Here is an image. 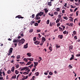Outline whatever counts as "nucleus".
<instances>
[{"mask_svg":"<svg viewBox=\"0 0 80 80\" xmlns=\"http://www.w3.org/2000/svg\"><path fill=\"white\" fill-rule=\"evenodd\" d=\"M60 8H57L56 9V11H57V12H60Z\"/></svg>","mask_w":80,"mask_h":80,"instance_id":"a211bd4d","label":"nucleus"},{"mask_svg":"<svg viewBox=\"0 0 80 80\" xmlns=\"http://www.w3.org/2000/svg\"><path fill=\"white\" fill-rule=\"evenodd\" d=\"M73 23H70V26L71 27H73Z\"/></svg>","mask_w":80,"mask_h":80,"instance_id":"864d4df0","label":"nucleus"},{"mask_svg":"<svg viewBox=\"0 0 80 80\" xmlns=\"http://www.w3.org/2000/svg\"><path fill=\"white\" fill-rule=\"evenodd\" d=\"M79 4V3H78L77 2H75V5H76V6H79V4Z\"/></svg>","mask_w":80,"mask_h":80,"instance_id":"ea45409f","label":"nucleus"},{"mask_svg":"<svg viewBox=\"0 0 80 80\" xmlns=\"http://www.w3.org/2000/svg\"><path fill=\"white\" fill-rule=\"evenodd\" d=\"M60 25V22H59L57 24V26L58 27H59Z\"/></svg>","mask_w":80,"mask_h":80,"instance_id":"603ef678","label":"nucleus"},{"mask_svg":"<svg viewBox=\"0 0 80 80\" xmlns=\"http://www.w3.org/2000/svg\"><path fill=\"white\" fill-rule=\"evenodd\" d=\"M76 57H80V54L76 55Z\"/></svg>","mask_w":80,"mask_h":80,"instance_id":"774afa93","label":"nucleus"},{"mask_svg":"<svg viewBox=\"0 0 80 80\" xmlns=\"http://www.w3.org/2000/svg\"><path fill=\"white\" fill-rule=\"evenodd\" d=\"M35 26H38V24L37 22H36L35 24H34Z\"/></svg>","mask_w":80,"mask_h":80,"instance_id":"37998d69","label":"nucleus"},{"mask_svg":"<svg viewBox=\"0 0 80 80\" xmlns=\"http://www.w3.org/2000/svg\"><path fill=\"white\" fill-rule=\"evenodd\" d=\"M78 12H79L78 11L76 12V16H78Z\"/></svg>","mask_w":80,"mask_h":80,"instance_id":"3c124183","label":"nucleus"},{"mask_svg":"<svg viewBox=\"0 0 80 80\" xmlns=\"http://www.w3.org/2000/svg\"><path fill=\"white\" fill-rule=\"evenodd\" d=\"M54 14L55 15H58V12H54Z\"/></svg>","mask_w":80,"mask_h":80,"instance_id":"412c9836","label":"nucleus"},{"mask_svg":"<svg viewBox=\"0 0 80 80\" xmlns=\"http://www.w3.org/2000/svg\"><path fill=\"white\" fill-rule=\"evenodd\" d=\"M27 55L29 57H30L32 56V53L30 52H28L27 53Z\"/></svg>","mask_w":80,"mask_h":80,"instance_id":"ddd939ff","label":"nucleus"},{"mask_svg":"<svg viewBox=\"0 0 80 80\" xmlns=\"http://www.w3.org/2000/svg\"><path fill=\"white\" fill-rule=\"evenodd\" d=\"M39 16L38 14H37L35 18V20H39V19H40V17H39Z\"/></svg>","mask_w":80,"mask_h":80,"instance_id":"f257e3e1","label":"nucleus"},{"mask_svg":"<svg viewBox=\"0 0 80 80\" xmlns=\"http://www.w3.org/2000/svg\"><path fill=\"white\" fill-rule=\"evenodd\" d=\"M73 53V55H71L72 57H71L70 59V60H73V58H74V56L73 55L74 53Z\"/></svg>","mask_w":80,"mask_h":80,"instance_id":"9d476101","label":"nucleus"},{"mask_svg":"<svg viewBox=\"0 0 80 80\" xmlns=\"http://www.w3.org/2000/svg\"><path fill=\"white\" fill-rule=\"evenodd\" d=\"M34 67L36 68V66H37V65H38V62H34Z\"/></svg>","mask_w":80,"mask_h":80,"instance_id":"9b49d317","label":"nucleus"},{"mask_svg":"<svg viewBox=\"0 0 80 80\" xmlns=\"http://www.w3.org/2000/svg\"><path fill=\"white\" fill-rule=\"evenodd\" d=\"M59 28L60 29L59 31H63V30L62 28L59 27Z\"/></svg>","mask_w":80,"mask_h":80,"instance_id":"c85d7f7f","label":"nucleus"},{"mask_svg":"<svg viewBox=\"0 0 80 80\" xmlns=\"http://www.w3.org/2000/svg\"><path fill=\"white\" fill-rule=\"evenodd\" d=\"M73 33L74 35H76L77 32H76V31H74L73 32Z\"/></svg>","mask_w":80,"mask_h":80,"instance_id":"e2e57ef3","label":"nucleus"},{"mask_svg":"<svg viewBox=\"0 0 80 80\" xmlns=\"http://www.w3.org/2000/svg\"><path fill=\"white\" fill-rule=\"evenodd\" d=\"M20 58V55H18L17 56V59H19V58Z\"/></svg>","mask_w":80,"mask_h":80,"instance_id":"a19ab883","label":"nucleus"},{"mask_svg":"<svg viewBox=\"0 0 80 80\" xmlns=\"http://www.w3.org/2000/svg\"><path fill=\"white\" fill-rule=\"evenodd\" d=\"M28 48V43H27L24 46V48Z\"/></svg>","mask_w":80,"mask_h":80,"instance_id":"f8f14e48","label":"nucleus"},{"mask_svg":"<svg viewBox=\"0 0 80 80\" xmlns=\"http://www.w3.org/2000/svg\"><path fill=\"white\" fill-rule=\"evenodd\" d=\"M23 60H24V61L26 62H28V59H27L26 58H24Z\"/></svg>","mask_w":80,"mask_h":80,"instance_id":"bb28decb","label":"nucleus"},{"mask_svg":"<svg viewBox=\"0 0 80 80\" xmlns=\"http://www.w3.org/2000/svg\"><path fill=\"white\" fill-rule=\"evenodd\" d=\"M58 18H61V15H60V14L58 15Z\"/></svg>","mask_w":80,"mask_h":80,"instance_id":"052dcab7","label":"nucleus"},{"mask_svg":"<svg viewBox=\"0 0 80 80\" xmlns=\"http://www.w3.org/2000/svg\"><path fill=\"white\" fill-rule=\"evenodd\" d=\"M69 48L70 50H72L73 49V46H70Z\"/></svg>","mask_w":80,"mask_h":80,"instance_id":"58836bf2","label":"nucleus"},{"mask_svg":"<svg viewBox=\"0 0 80 80\" xmlns=\"http://www.w3.org/2000/svg\"><path fill=\"white\" fill-rule=\"evenodd\" d=\"M40 43V41H38V40L34 42V43L36 45H39V44Z\"/></svg>","mask_w":80,"mask_h":80,"instance_id":"20e7f679","label":"nucleus"},{"mask_svg":"<svg viewBox=\"0 0 80 80\" xmlns=\"http://www.w3.org/2000/svg\"><path fill=\"white\" fill-rule=\"evenodd\" d=\"M32 67H33V64H32L31 65L29 66L28 67H30L31 68Z\"/></svg>","mask_w":80,"mask_h":80,"instance_id":"f704fd0d","label":"nucleus"},{"mask_svg":"<svg viewBox=\"0 0 80 80\" xmlns=\"http://www.w3.org/2000/svg\"><path fill=\"white\" fill-rule=\"evenodd\" d=\"M20 75H21V74H19L17 76L16 78L17 80H18V77H19Z\"/></svg>","mask_w":80,"mask_h":80,"instance_id":"7c9ffc66","label":"nucleus"},{"mask_svg":"<svg viewBox=\"0 0 80 80\" xmlns=\"http://www.w3.org/2000/svg\"><path fill=\"white\" fill-rule=\"evenodd\" d=\"M32 18H35V14H33L32 15Z\"/></svg>","mask_w":80,"mask_h":80,"instance_id":"49530a36","label":"nucleus"},{"mask_svg":"<svg viewBox=\"0 0 80 80\" xmlns=\"http://www.w3.org/2000/svg\"><path fill=\"white\" fill-rule=\"evenodd\" d=\"M41 32V30L40 29H38L37 30V33H38L39 32Z\"/></svg>","mask_w":80,"mask_h":80,"instance_id":"79ce46f5","label":"nucleus"},{"mask_svg":"<svg viewBox=\"0 0 80 80\" xmlns=\"http://www.w3.org/2000/svg\"><path fill=\"white\" fill-rule=\"evenodd\" d=\"M62 28H63V30H65V26H64L62 25Z\"/></svg>","mask_w":80,"mask_h":80,"instance_id":"09e8293b","label":"nucleus"},{"mask_svg":"<svg viewBox=\"0 0 80 80\" xmlns=\"http://www.w3.org/2000/svg\"><path fill=\"white\" fill-rule=\"evenodd\" d=\"M2 69H1L0 70V75H2Z\"/></svg>","mask_w":80,"mask_h":80,"instance_id":"e433bc0d","label":"nucleus"},{"mask_svg":"<svg viewBox=\"0 0 80 80\" xmlns=\"http://www.w3.org/2000/svg\"><path fill=\"white\" fill-rule=\"evenodd\" d=\"M62 13H65V10H63L62 11Z\"/></svg>","mask_w":80,"mask_h":80,"instance_id":"4d7b16f0","label":"nucleus"},{"mask_svg":"<svg viewBox=\"0 0 80 80\" xmlns=\"http://www.w3.org/2000/svg\"><path fill=\"white\" fill-rule=\"evenodd\" d=\"M49 74L50 75H53V73L52 72H49Z\"/></svg>","mask_w":80,"mask_h":80,"instance_id":"8fccbe9b","label":"nucleus"},{"mask_svg":"<svg viewBox=\"0 0 80 80\" xmlns=\"http://www.w3.org/2000/svg\"><path fill=\"white\" fill-rule=\"evenodd\" d=\"M19 42V43H18V45H19V46H21V45H22V42H21L20 41V40H19V42Z\"/></svg>","mask_w":80,"mask_h":80,"instance_id":"aec40b11","label":"nucleus"},{"mask_svg":"<svg viewBox=\"0 0 80 80\" xmlns=\"http://www.w3.org/2000/svg\"><path fill=\"white\" fill-rule=\"evenodd\" d=\"M36 37H34L33 38V41H36Z\"/></svg>","mask_w":80,"mask_h":80,"instance_id":"0e129e2a","label":"nucleus"},{"mask_svg":"<svg viewBox=\"0 0 80 80\" xmlns=\"http://www.w3.org/2000/svg\"><path fill=\"white\" fill-rule=\"evenodd\" d=\"M19 40H18V39L17 40L15 39H14L13 41V42L14 43H18V42H19Z\"/></svg>","mask_w":80,"mask_h":80,"instance_id":"39448f33","label":"nucleus"},{"mask_svg":"<svg viewBox=\"0 0 80 80\" xmlns=\"http://www.w3.org/2000/svg\"><path fill=\"white\" fill-rule=\"evenodd\" d=\"M48 15H50L51 17H53V14H50V13H49Z\"/></svg>","mask_w":80,"mask_h":80,"instance_id":"6e6d98bb","label":"nucleus"},{"mask_svg":"<svg viewBox=\"0 0 80 80\" xmlns=\"http://www.w3.org/2000/svg\"><path fill=\"white\" fill-rule=\"evenodd\" d=\"M33 29H31L29 30V33H32V32H33Z\"/></svg>","mask_w":80,"mask_h":80,"instance_id":"5701e85b","label":"nucleus"},{"mask_svg":"<svg viewBox=\"0 0 80 80\" xmlns=\"http://www.w3.org/2000/svg\"><path fill=\"white\" fill-rule=\"evenodd\" d=\"M52 2H48V5L49 6H52Z\"/></svg>","mask_w":80,"mask_h":80,"instance_id":"6e6552de","label":"nucleus"},{"mask_svg":"<svg viewBox=\"0 0 80 80\" xmlns=\"http://www.w3.org/2000/svg\"><path fill=\"white\" fill-rule=\"evenodd\" d=\"M12 78H13V79H14V78H16V75H15V76H12Z\"/></svg>","mask_w":80,"mask_h":80,"instance_id":"c9c22d12","label":"nucleus"},{"mask_svg":"<svg viewBox=\"0 0 80 80\" xmlns=\"http://www.w3.org/2000/svg\"><path fill=\"white\" fill-rule=\"evenodd\" d=\"M14 70H15V67H12L11 68V72H14Z\"/></svg>","mask_w":80,"mask_h":80,"instance_id":"dca6fc26","label":"nucleus"},{"mask_svg":"<svg viewBox=\"0 0 80 80\" xmlns=\"http://www.w3.org/2000/svg\"><path fill=\"white\" fill-rule=\"evenodd\" d=\"M28 70V67H26L23 68H22L21 70V71H23V70Z\"/></svg>","mask_w":80,"mask_h":80,"instance_id":"f03ea898","label":"nucleus"},{"mask_svg":"<svg viewBox=\"0 0 80 80\" xmlns=\"http://www.w3.org/2000/svg\"><path fill=\"white\" fill-rule=\"evenodd\" d=\"M42 42L44 43L45 41H46V39L45 37H43L42 38Z\"/></svg>","mask_w":80,"mask_h":80,"instance_id":"1a4fd4ad","label":"nucleus"},{"mask_svg":"<svg viewBox=\"0 0 80 80\" xmlns=\"http://www.w3.org/2000/svg\"><path fill=\"white\" fill-rule=\"evenodd\" d=\"M56 47L57 48H60V46H58V45H56Z\"/></svg>","mask_w":80,"mask_h":80,"instance_id":"bf43d9fd","label":"nucleus"},{"mask_svg":"<svg viewBox=\"0 0 80 80\" xmlns=\"http://www.w3.org/2000/svg\"><path fill=\"white\" fill-rule=\"evenodd\" d=\"M11 73V71H10V70H9L8 71V74H10V73Z\"/></svg>","mask_w":80,"mask_h":80,"instance_id":"a18cd8bd","label":"nucleus"},{"mask_svg":"<svg viewBox=\"0 0 80 80\" xmlns=\"http://www.w3.org/2000/svg\"><path fill=\"white\" fill-rule=\"evenodd\" d=\"M20 42L21 43L23 44L24 42H25V39H24L22 38L21 40H20Z\"/></svg>","mask_w":80,"mask_h":80,"instance_id":"423d86ee","label":"nucleus"},{"mask_svg":"<svg viewBox=\"0 0 80 80\" xmlns=\"http://www.w3.org/2000/svg\"><path fill=\"white\" fill-rule=\"evenodd\" d=\"M69 68H73V67H72V65H69Z\"/></svg>","mask_w":80,"mask_h":80,"instance_id":"de8ad7c7","label":"nucleus"},{"mask_svg":"<svg viewBox=\"0 0 80 80\" xmlns=\"http://www.w3.org/2000/svg\"><path fill=\"white\" fill-rule=\"evenodd\" d=\"M38 36L39 38H41V37H42V36L40 35V34H38Z\"/></svg>","mask_w":80,"mask_h":80,"instance_id":"69168bd1","label":"nucleus"},{"mask_svg":"<svg viewBox=\"0 0 80 80\" xmlns=\"http://www.w3.org/2000/svg\"><path fill=\"white\" fill-rule=\"evenodd\" d=\"M36 76H38V75H39V72H36Z\"/></svg>","mask_w":80,"mask_h":80,"instance_id":"13d9d810","label":"nucleus"},{"mask_svg":"<svg viewBox=\"0 0 80 80\" xmlns=\"http://www.w3.org/2000/svg\"><path fill=\"white\" fill-rule=\"evenodd\" d=\"M16 18H19V19H20V18H24V17H22V16L20 15H18V16H17L16 17H15Z\"/></svg>","mask_w":80,"mask_h":80,"instance_id":"7ed1b4c3","label":"nucleus"},{"mask_svg":"<svg viewBox=\"0 0 80 80\" xmlns=\"http://www.w3.org/2000/svg\"><path fill=\"white\" fill-rule=\"evenodd\" d=\"M29 73V72H23V74H25V75H28V74Z\"/></svg>","mask_w":80,"mask_h":80,"instance_id":"4c0bfd02","label":"nucleus"},{"mask_svg":"<svg viewBox=\"0 0 80 80\" xmlns=\"http://www.w3.org/2000/svg\"><path fill=\"white\" fill-rule=\"evenodd\" d=\"M44 10L45 13H46V14L47 15V12H48V9H47L46 8L44 9Z\"/></svg>","mask_w":80,"mask_h":80,"instance_id":"4468645a","label":"nucleus"},{"mask_svg":"<svg viewBox=\"0 0 80 80\" xmlns=\"http://www.w3.org/2000/svg\"><path fill=\"white\" fill-rule=\"evenodd\" d=\"M63 18H64L65 20H68V18L67 17H63Z\"/></svg>","mask_w":80,"mask_h":80,"instance_id":"c03bdc74","label":"nucleus"},{"mask_svg":"<svg viewBox=\"0 0 80 80\" xmlns=\"http://www.w3.org/2000/svg\"><path fill=\"white\" fill-rule=\"evenodd\" d=\"M19 63L20 64H21V65H25V62H20Z\"/></svg>","mask_w":80,"mask_h":80,"instance_id":"c756f323","label":"nucleus"},{"mask_svg":"<svg viewBox=\"0 0 80 80\" xmlns=\"http://www.w3.org/2000/svg\"><path fill=\"white\" fill-rule=\"evenodd\" d=\"M49 23H50V20L48 19L46 22V23L47 24H49Z\"/></svg>","mask_w":80,"mask_h":80,"instance_id":"72a5a7b5","label":"nucleus"},{"mask_svg":"<svg viewBox=\"0 0 80 80\" xmlns=\"http://www.w3.org/2000/svg\"><path fill=\"white\" fill-rule=\"evenodd\" d=\"M28 60H29V61H33V58H28Z\"/></svg>","mask_w":80,"mask_h":80,"instance_id":"f3484780","label":"nucleus"},{"mask_svg":"<svg viewBox=\"0 0 80 80\" xmlns=\"http://www.w3.org/2000/svg\"><path fill=\"white\" fill-rule=\"evenodd\" d=\"M15 73L16 75H17L18 73H19V72L17 70H16L15 71Z\"/></svg>","mask_w":80,"mask_h":80,"instance_id":"a878e982","label":"nucleus"},{"mask_svg":"<svg viewBox=\"0 0 80 80\" xmlns=\"http://www.w3.org/2000/svg\"><path fill=\"white\" fill-rule=\"evenodd\" d=\"M60 18H58L56 21V23H58L59 22H60Z\"/></svg>","mask_w":80,"mask_h":80,"instance_id":"b1692460","label":"nucleus"},{"mask_svg":"<svg viewBox=\"0 0 80 80\" xmlns=\"http://www.w3.org/2000/svg\"><path fill=\"white\" fill-rule=\"evenodd\" d=\"M31 63H32V62H31L30 61H29L26 64V65H30V64H31Z\"/></svg>","mask_w":80,"mask_h":80,"instance_id":"4be33fe9","label":"nucleus"},{"mask_svg":"<svg viewBox=\"0 0 80 80\" xmlns=\"http://www.w3.org/2000/svg\"><path fill=\"white\" fill-rule=\"evenodd\" d=\"M44 14V12H40L39 13H38V14L39 16H42V15H43V14Z\"/></svg>","mask_w":80,"mask_h":80,"instance_id":"0eeeda50","label":"nucleus"},{"mask_svg":"<svg viewBox=\"0 0 80 80\" xmlns=\"http://www.w3.org/2000/svg\"><path fill=\"white\" fill-rule=\"evenodd\" d=\"M74 38L75 39V40H77V36H75L74 37Z\"/></svg>","mask_w":80,"mask_h":80,"instance_id":"680f3d73","label":"nucleus"},{"mask_svg":"<svg viewBox=\"0 0 80 80\" xmlns=\"http://www.w3.org/2000/svg\"><path fill=\"white\" fill-rule=\"evenodd\" d=\"M12 51H13V48H10L9 50V53H12Z\"/></svg>","mask_w":80,"mask_h":80,"instance_id":"2eb2a0df","label":"nucleus"},{"mask_svg":"<svg viewBox=\"0 0 80 80\" xmlns=\"http://www.w3.org/2000/svg\"><path fill=\"white\" fill-rule=\"evenodd\" d=\"M49 50L51 51H52V47L50 46L49 48Z\"/></svg>","mask_w":80,"mask_h":80,"instance_id":"5fc2aeb1","label":"nucleus"},{"mask_svg":"<svg viewBox=\"0 0 80 80\" xmlns=\"http://www.w3.org/2000/svg\"><path fill=\"white\" fill-rule=\"evenodd\" d=\"M39 59H40V60H38V62H39V63H40V61H41V60H42V58L41 57H40L39 58Z\"/></svg>","mask_w":80,"mask_h":80,"instance_id":"2f4dec72","label":"nucleus"},{"mask_svg":"<svg viewBox=\"0 0 80 80\" xmlns=\"http://www.w3.org/2000/svg\"><path fill=\"white\" fill-rule=\"evenodd\" d=\"M15 67L16 68H19V64H17L15 66Z\"/></svg>","mask_w":80,"mask_h":80,"instance_id":"473e14b6","label":"nucleus"},{"mask_svg":"<svg viewBox=\"0 0 80 80\" xmlns=\"http://www.w3.org/2000/svg\"><path fill=\"white\" fill-rule=\"evenodd\" d=\"M33 23H35V22L34 21H32L30 23L31 25H32Z\"/></svg>","mask_w":80,"mask_h":80,"instance_id":"393cba45","label":"nucleus"},{"mask_svg":"<svg viewBox=\"0 0 80 80\" xmlns=\"http://www.w3.org/2000/svg\"><path fill=\"white\" fill-rule=\"evenodd\" d=\"M28 77V76H26V77L25 76L23 77V78H24L25 80H26V79H27Z\"/></svg>","mask_w":80,"mask_h":80,"instance_id":"cd10ccee","label":"nucleus"},{"mask_svg":"<svg viewBox=\"0 0 80 80\" xmlns=\"http://www.w3.org/2000/svg\"><path fill=\"white\" fill-rule=\"evenodd\" d=\"M58 37L61 39L63 38V35H59L58 36Z\"/></svg>","mask_w":80,"mask_h":80,"instance_id":"6ab92c4d","label":"nucleus"},{"mask_svg":"<svg viewBox=\"0 0 80 80\" xmlns=\"http://www.w3.org/2000/svg\"><path fill=\"white\" fill-rule=\"evenodd\" d=\"M66 32H67V31L66 30H65L63 32V33L64 34H66Z\"/></svg>","mask_w":80,"mask_h":80,"instance_id":"338daca9","label":"nucleus"}]
</instances>
